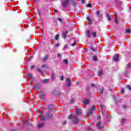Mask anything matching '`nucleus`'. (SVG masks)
Returning <instances> with one entry per match:
<instances>
[{
  "label": "nucleus",
  "mask_w": 131,
  "mask_h": 131,
  "mask_svg": "<svg viewBox=\"0 0 131 131\" xmlns=\"http://www.w3.org/2000/svg\"><path fill=\"white\" fill-rule=\"evenodd\" d=\"M115 20L116 23H118V20H117V16L116 15V13H115Z\"/></svg>",
  "instance_id": "obj_20"
},
{
  "label": "nucleus",
  "mask_w": 131,
  "mask_h": 131,
  "mask_svg": "<svg viewBox=\"0 0 131 131\" xmlns=\"http://www.w3.org/2000/svg\"><path fill=\"white\" fill-rule=\"evenodd\" d=\"M71 118H73V119L74 118H75L74 117V115H70V116L69 117V119H70Z\"/></svg>",
  "instance_id": "obj_25"
},
{
  "label": "nucleus",
  "mask_w": 131,
  "mask_h": 131,
  "mask_svg": "<svg viewBox=\"0 0 131 131\" xmlns=\"http://www.w3.org/2000/svg\"><path fill=\"white\" fill-rule=\"evenodd\" d=\"M87 129H88V130H91V129H92V128H91V127H90V126H88L87 127Z\"/></svg>",
  "instance_id": "obj_39"
},
{
  "label": "nucleus",
  "mask_w": 131,
  "mask_h": 131,
  "mask_svg": "<svg viewBox=\"0 0 131 131\" xmlns=\"http://www.w3.org/2000/svg\"><path fill=\"white\" fill-rule=\"evenodd\" d=\"M86 7L87 8H92V4H89L88 5H86Z\"/></svg>",
  "instance_id": "obj_32"
},
{
  "label": "nucleus",
  "mask_w": 131,
  "mask_h": 131,
  "mask_svg": "<svg viewBox=\"0 0 131 131\" xmlns=\"http://www.w3.org/2000/svg\"><path fill=\"white\" fill-rule=\"evenodd\" d=\"M71 3L72 6L75 7V6H77V5H78V1H77V0H71Z\"/></svg>",
  "instance_id": "obj_4"
},
{
  "label": "nucleus",
  "mask_w": 131,
  "mask_h": 131,
  "mask_svg": "<svg viewBox=\"0 0 131 131\" xmlns=\"http://www.w3.org/2000/svg\"><path fill=\"white\" fill-rule=\"evenodd\" d=\"M72 122H73V123H74V124H77V123L79 122V120H78V119L74 118L72 120Z\"/></svg>",
  "instance_id": "obj_7"
},
{
  "label": "nucleus",
  "mask_w": 131,
  "mask_h": 131,
  "mask_svg": "<svg viewBox=\"0 0 131 131\" xmlns=\"http://www.w3.org/2000/svg\"><path fill=\"white\" fill-rule=\"evenodd\" d=\"M101 121H99L97 123H96V126L98 129H101V128H103V127L101 126Z\"/></svg>",
  "instance_id": "obj_3"
},
{
  "label": "nucleus",
  "mask_w": 131,
  "mask_h": 131,
  "mask_svg": "<svg viewBox=\"0 0 131 131\" xmlns=\"http://www.w3.org/2000/svg\"><path fill=\"white\" fill-rule=\"evenodd\" d=\"M50 79H45L43 80H42L41 81L42 82V83H47V82H49Z\"/></svg>",
  "instance_id": "obj_12"
},
{
  "label": "nucleus",
  "mask_w": 131,
  "mask_h": 131,
  "mask_svg": "<svg viewBox=\"0 0 131 131\" xmlns=\"http://www.w3.org/2000/svg\"><path fill=\"white\" fill-rule=\"evenodd\" d=\"M43 126V123H42L38 125V128H40V127H42Z\"/></svg>",
  "instance_id": "obj_23"
},
{
  "label": "nucleus",
  "mask_w": 131,
  "mask_h": 131,
  "mask_svg": "<svg viewBox=\"0 0 131 131\" xmlns=\"http://www.w3.org/2000/svg\"><path fill=\"white\" fill-rule=\"evenodd\" d=\"M60 80H64V77L63 76L60 77Z\"/></svg>",
  "instance_id": "obj_35"
},
{
  "label": "nucleus",
  "mask_w": 131,
  "mask_h": 131,
  "mask_svg": "<svg viewBox=\"0 0 131 131\" xmlns=\"http://www.w3.org/2000/svg\"><path fill=\"white\" fill-rule=\"evenodd\" d=\"M127 67H128V68L131 67L130 64L128 63V64L127 65Z\"/></svg>",
  "instance_id": "obj_42"
},
{
  "label": "nucleus",
  "mask_w": 131,
  "mask_h": 131,
  "mask_svg": "<svg viewBox=\"0 0 131 131\" xmlns=\"http://www.w3.org/2000/svg\"><path fill=\"white\" fill-rule=\"evenodd\" d=\"M55 39H56V40H58V39H59V35H55Z\"/></svg>",
  "instance_id": "obj_28"
},
{
  "label": "nucleus",
  "mask_w": 131,
  "mask_h": 131,
  "mask_svg": "<svg viewBox=\"0 0 131 131\" xmlns=\"http://www.w3.org/2000/svg\"><path fill=\"white\" fill-rule=\"evenodd\" d=\"M76 113L77 115H80V114H81V113H82L81 110H77L76 111Z\"/></svg>",
  "instance_id": "obj_14"
},
{
  "label": "nucleus",
  "mask_w": 131,
  "mask_h": 131,
  "mask_svg": "<svg viewBox=\"0 0 131 131\" xmlns=\"http://www.w3.org/2000/svg\"><path fill=\"white\" fill-rule=\"evenodd\" d=\"M77 43H76V41H75L74 43H72L71 46L72 47H75L76 46Z\"/></svg>",
  "instance_id": "obj_29"
},
{
  "label": "nucleus",
  "mask_w": 131,
  "mask_h": 131,
  "mask_svg": "<svg viewBox=\"0 0 131 131\" xmlns=\"http://www.w3.org/2000/svg\"><path fill=\"white\" fill-rule=\"evenodd\" d=\"M37 71H38L39 73H41V71L39 69H37Z\"/></svg>",
  "instance_id": "obj_38"
},
{
  "label": "nucleus",
  "mask_w": 131,
  "mask_h": 131,
  "mask_svg": "<svg viewBox=\"0 0 131 131\" xmlns=\"http://www.w3.org/2000/svg\"><path fill=\"white\" fill-rule=\"evenodd\" d=\"M27 75L29 78H30L32 76V74L31 73H28Z\"/></svg>",
  "instance_id": "obj_26"
},
{
  "label": "nucleus",
  "mask_w": 131,
  "mask_h": 131,
  "mask_svg": "<svg viewBox=\"0 0 131 131\" xmlns=\"http://www.w3.org/2000/svg\"><path fill=\"white\" fill-rule=\"evenodd\" d=\"M110 91H111V89H110Z\"/></svg>",
  "instance_id": "obj_62"
},
{
  "label": "nucleus",
  "mask_w": 131,
  "mask_h": 131,
  "mask_svg": "<svg viewBox=\"0 0 131 131\" xmlns=\"http://www.w3.org/2000/svg\"><path fill=\"white\" fill-rule=\"evenodd\" d=\"M26 122H27V124H28V121L26 120H25Z\"/></svg>",
  "instance_id": "obj_55"
},
{
  "label": "nucleus",
  "mask_w": 131,
  "mask_h": 131,
  "mask_svg": "<svg viewBox=\"0 0 131 131\" xmlns=\"http://www.w3.org/2000/svg\"><path fill=\"white\" fill-rule=\"evenodd\" d=\"M30 79H31V80H32V81H33V80H34V77H33V76H32V77H31L30 78Z\"/></svg>",
  "instance_id": "obj_36"
},
{
  "label": "nucleus",
  "mask_w": 131,
  "mask_h": 131,
  "mask_svg": "<svg viewBox=\"0 0 131 131\" xmlns=\"http://www.w3.org/2000/svg\"><path fill=\"white\" fill-rule=\"evenodd\" d=\"M86 19L89 22V24H91L92 23V20H91V18H90V17H87Z\"/></svg>",
  "instance_id": "obj_16"
},
{
  "label": "nucleus",
  "mask_w": 131,
  "mask_h": 131,
  "mask_svg": "<svg viewBox=\"0 0 131 131\" xmlns=\"http://www.w3.org/2000/svg\"><path fill=\"white\" fill-rule=\"evenodd\" d=\"M107 17L109 21H111L112 20V16H110L109 14L107 15Z\"/></svg>",
  "instance_id": "obj_18"
},
{
  "label": "nucleus",
  "mask_w": 131,
  "mask_h": 131,
  "mask_svg": "<svg viewBox=\"0 0 131 131\" xmlns=\"http://www.w3.org/2000/svg\"><path fill=\"white\" fill-rule=\"evenodd\" d=\"M90 49L92 52H97V51H99V48H94L93 47H90Z\"/></svg>",
  "instance_id": "obj_9"
},
{
  "label": "nucleus",
  "mask_w": 131,
  "mask_h": 131,
  "mask_svg": "<svg viewBox=\"0 0 131 131\" xmlns=\"http://www.w3.org/2000/svg\"><path fill=\"white\" fill-rule=\"evenodd\" d=\"M119 59V55H118V54H117L115 56H114L113 61H114L115 62H117Z\"/></svg>",
  "instance_id": "obj_5"
},
{
  "label": "nucleus",
  "mask_w": 131,
  "mask_h": 131,
  "mask_svg": "<svg viewBox=\"0 0 131 131\" xmlns=\"http://www.w3.org/2000/svg\"><path fill=\"white\" fill-rule=\"evenodd\" d=\"M50 113V112H48V114Z\"/></svg>",
  "instance_id": "obj_60"
},
{
  "label": "nucleus",
  "mask_w": 131,
  "mask_h": 131,
  "mask_svg": "<svg viewBox=\"0 0 131 131\" xmlns=\"http://www.w3.org/2000/svg\"><path fill=\"white\" fill-rule=\"evenodd\" d=\"M69 1L70 0H64L62 2L61 6L63 8H66L68 6V4H69Z\"/></svg>",
  "instance_id": "obj_2"
},
{
  "label": "nucleus",
  "mask_w": 131,
  "mask_h": 131,
  "mask_svg": "<svg viewBox=\"0 0 131 131\" xmlns=\"http://www.w3.org/2000/svg\"><path fill=\"white\" fill-rule=\"evenodd\" d=\"M51 79L52 80H54L55 79V74H54V73H51Z\"/></svg>",
  "instance_id": "obj_15"
},
{
  "label": "nucleus",
  "mask_w": 131,
  "mask_h": 131,
  "mask_svg": "<svg viewBox=\"0 0 131 131\" xmlns=\"http://www.w3.org/2000/svg\"><path fill=\"white\" fill-rule=\"evenodd\" d=\"M123 109H126V106L123 105Z\"/></svg>",
  "instance_id": "obj_46"
},
{
  "label": "nucleus",
  "mask_w": 131,
  "mask_h": 131,
  "mask_svg": "<svg viewBox=\"0 0 131 131\" xmlns=\"http://www.w3.org/2000/svg\"><path fill=\"white\" fill-rule=\"evenodd\" d=\"M54 12H55V13H57L58 11H57L56 9H55V10H54Z\"/></svg>",
  "instance_id": "obj_51"
},
{
  "label": "nucleus",
  "mask_w": 131,
  "mask_h": 131,
  "mask_svg": "<svg viewBox=\"0 0 131 131\" xmlns=\"http://www.w3.org/2000/svg\"><path fill=\"white\" fill-rule=\"evenodd\" d=\"M45 67H46V64H43L41 66L42 68H45Z\"/></svg>",
  "instance_id": "obj_43"
},
{
  "label": "nucleus",
  "mask_w": 131,
  "mask_h": 131,
  "mask_svg": "<svg viewBox=\"0 0 131 131\" xmlns=\"http://www.w3.org/2000/svg\"><path fill=\"white\" fill-rule=\"evenodd\" d=\"M34 67H35V66H32L31 67V69L32 70V69H33V68H34Z\"/></svg>",
  "instance_id": "obj_44"
},
{
  "label": "nucleus",
  "mask_w": 131,
  "mask_h": 131,
  "mask_svg": "<svg viewBox=\"0 0 131 131\" xmlns=\"http://www.w3.org/2000/svg\"><path fill=\"white\" fill-rule=\"evenodd\" d=\"M53 115H51L50 117H48V118H52Z\"/></svg>",
  "instance_id": "obj_48"
},
{
  "label": "nucleus",
  "mask_w": 131,
  "mask_h": 131,
  "mask_svg": "<svg viewBox=\"0 0 131 131\" xmlns=\"http://www.w3.org/2000/svg\"><path fill=\"white\" fill-rule=\"evenodd\" d=\"M98 74L99 76H101L103 75V70H99L98 71Z\"/></svg>",
  "instance_id": "obj_11"
},
{
  "label": "nucleus",
  "mask_w": 131,
  "mask_h": 131,
  "mask_svg": "<svg viewBox=\"0 0 131 131\" xmlns=\"http://www.w3.org/2000/svg\"><path fill=\"white\" fill-rule=\"evenodd\" d=\"M47 60H48V55H46L42 59V61H43V62H46V61H47Z\"/></svg>",
  "instance_id": "obj_17"
},
{
  "label": "nucleus",
  "mask_w": 131,
  "mask_h": 131,
  "mask_svg": "<svg viewBox=\"0 0 131 131\" xmlns=\"http://www.w3.org/2000/svg\"><path fill=\"white\" fill-rule=\"evenodd\" d=\"M83 104H84V105H89V104H90V100L89 99H84L83 101Z\"/></svg>",
  "instance_id": "obj_8"
},
{
  "label": "nucleus",
  "mask_w": 131,
  "mask_h": 131,
  "mask_svg": "<svg viewBox=\"0 0 131 131\" xmlns=\"http://www.w3.org/2000/svg\"><path fill=\"white\" fill-rule=\"evenodd\" d=\"M126 33H130V29H127L125 30Z\"/></svg>",
  "instance_id": "obj_27"
},
{
  "label": "nucleus",
  "mask_w": 131,
  "mask_h": 131,
  "mask_svg": "<svg viewBox=\"0 0 131 131\" xmlns=\"http://www.w3.org/2000/svg\"><path fill=\"white\" fill-rule=\"evenodd\" d=\"M92 35L94 37H96V36H97V34L96 33V32H93L92 33Z\"/></svg>",
  "instance_id": "obj_33"
},
{
  "label": "nucleus",
  "mask_w": 131,
  "mask_h": 131,
  "mask_svg": "<svg viewBox=\"0 0 131 131\" xmlns=\"http://www.w3.org/2000/svg\"><path fill=\"white\" fill-rule=\"evenodd\" d=\"M11 131H16V130H12Z\"/></svg>",
  "instance_id": "obj_58"
},
{
  "label": "nucleus",
  "mask_w": 131,
  "mask_h": 131,
  "mask_svg": "<svg viewBox=\"0 0 131 131\" xmlns=\"http://www.w3.org/2000/svg\"><path fill=\"white\" fill-rule=\"evenodd\" d=\"M38 1H40V0H38Z\"/></svg>",
  "instance_id": "obj_63"
},
{
  "label": "nucleus",
  "mask_w": 131,
  "mask_h": 131,
  "mask_svg": "<svg viewBox=\"0 0 131 131\" xmlns=\"http://www.w3.org/2000/svg\"><path fill=\"white\" fill-rule=\"evenodd\" d=\"M57 20L60 22V23H62L63 22V19L60 17L57 18Z\"/></svg>",
  "instance_id": "obj_21"
},
{
  "label": "nucleus",
  "mask_w": 131,
  "mask_h": 131,
  "mask_svg": "<svg viewBox=\"0 0 131 131\" xmlns=\"http://www.w3.org/2000/svg\"><path fill=\"white\" fill-rule=\"evenodd\" d=\"M42 119L43 120H45V118H42Z\"/></svg>",
  "instance_id": "obj_57"
},
{
  "label": "nucleus",
  "mask_w": 131,
  "mask_h": 131,
  "mask_svg": "<svg viewBox=\"0 0 131 131\" xmlns=\"http://www.w3.org/2000/svg\"><path fill=\"white\" fill-rule=\"evenodd\" d=\"M91 86H95V84H91Z\"/></svg>",
  "instance_id": "obj_52"
},
{
  "label": "nucleus",
  "mask_w": 131,
  "mask_h": 131,
  "mask_svg": "<svg viewBox=\"0 0 131 131\" xmlns=\"http://www.w3.org/2000/svg\"><path fill=\"white\" fill-rule=\"evenodd\" d=\"M68 33V31H66L62 33V36L65 39L66 38V36H67V34Z\"/></svg>",
  "instance_id": "obj_10"
},
{
  "label": "nucleus",
  "mask_w": 131,
  "mask_h": 131,
  "mask_svg": "<svg viewBox=\"0 0 131 131\" xmlns=\"http://www.w3.org/2000/svg\"><path fill=\"white\" fill-rule=\"evenodd\" d=\"M37 85H38L37 84H34L33 86H37Z\"/></svg>",
  "instance_id": "obj_47"
},
{
  "label": "nucleus",
  "mask_w": 131,
  "mask_h": 131,
  "mask_svg": "<svg viewBox=\"0 0 131 131\" xmlns=\"http://www.w3.org/2000/svg\"><path fill=\"white\" fill-rule=\"evenodd\" d=\"M67 47H68L67 45H65V46H64V49H66V48H67Z\"/></svg>",
  "instance_id": "obj_54"
},
{
  "label": "nucleus",
  "mask_w": 131,
  "mask_h": 131,
  "mask_svg": "<svg viewBox=\"0 0 131 131\" xmlns=\"http://www.w3.org/2000/svg\"><path fill=\"white\" fill-rule=\"evenodd\" d=\"M74 99H71L70 101V103L71 104H73V103H74Z\"/></svg>",
  "instance_id": "obj_30"
},
{
  "label": "nucleus",
  "mask_w": 131,
  "mask_h": 131,
  "mask_svg": "<svg viewBox=\"0 0 131 131\" xmlns=\"http://www.w3.org/2000/svg\"><path fill=\"white\" fill-rule=\"evenodd\" d=\"M96 15L97 16H98V17H99V18H101V14H100V11H97L96 12Z\"/></svg>",
  "instance_id": "obj_19"
},
{
  "label": "nucleus",
  "mask_w": 131,
  "mask_h": 131,
  "mask_svg": "<svg viewBox=\"0 0 131 131\" xmlns=\"http://www.w3.org/2000/svg\"><path fill=\"white\" fill-rule=\"evenodd\" d=\"M86 36H88V37L90 38L91 37V31H90V30H88L86 32Z\"/></svg>",
  "instance_id": "obj_13"
},
{
  "label": "nucleus",
  "mask_w": 131,
  "mask_h": 131,
  "mask_svg": "<svg viewBox=\"0 0 131 131\" xmlns=\"http://www.w3.org/2000/svg\"><path fill=\"white\" fill-rule=\"evenodd\" d=\"M63 63L66 64H68V60H67V59L63 60Z\"/></svg>",
  "instance_id": "obj_31"
},
{
  "label": "nucleus",
  "mask_w": 131,
  "mask_h": 131,
  "mask_svg": "<svg viewBox=\"0 0 131 131\" xmlns=\"http://www.w3.org/2000/svg\"><path fill=\"white\" fill-rule=\"evenodd\" d=\"M63 125L66 124V121H64L63 122Z\"/></svg>",
  "instance_id": "obj_50"
},
{
  "label": "nucleus",
  "mask_w": 131,
  "mask_h": 131,
  "mask_svg": "<svg viewBox=\"0 0 131 131\" xmlns=\"http://www.w3.org/2000/svg\"><path fill=\"white\" fill-rule=\"evenodd\" d=\"M121 93H122V94L124 93V89H123V88H122L121 89Z\"/></svg>",
  "instance_id": "obj_37"
},
{
  "label": "nucleus",
  "mask_w": 131,
  "mask_h": 131,
  "mask_svg": "<svg viewBox=\"0 0 131 131\" xmlns=\"http://www.w3.org/2000/svg\"><path fill=\"white\" fill-rule=\"evenodd\" d=\"M98 119H101V116H98Z\"/></svg>",
  "instance_id": "obj_49"
},
{
  "label": "nucleus",
  "mask_w": 131,
  "mask_h": 131,
  "mask_svg": "<svg viewBox=\"0 0 131 131\" xmlns=\"http://www.w3.org/2000/svg\"><path fill=\"white\" fill-rule=\"evenodd\" d=\"M102 114L104 115L103 113H102Z\"/></svg>",
  "instance_id": "obj_61"
},
{
  "label": "nucleus",
  "mask_w": 131,
  "mask_h": 131,
  "mask_svg": "<svg viewBox=\"0 0 131 131\" xmlns=\"http://www.w3.org/2000/svg\"><path fill=\"white\" fill-rule=\"evenodd\" d=\"M67 82L68 86H71V79L70 78H68L67 79Z\"/></svg>",
  "instance_id": "obj_6"
},
{
  "label": "nucleus",
  "mask_w": 131,
  "mask_h": 131,
  "mask_svg": "<svg viewBox=\"0 0 131 131\" xmlns=\"http://www.w3.org/2000/svg\"><path fill=\"white\" fill-rule=\"evenodd\" d=\"M57 57H58V58L60 57H61V54H57Z\"/></svg>",
  "instance_id": "obj_45"
},
{
  "label": "nucleus",
  "mask_w": 131,
  "mask_h": 131,
  "mask_svg": "<svg viewBox=\"0 0 131 131\" xmlns=\"http://www.w3.org/2000/svg\"><path fill=\"white\" fill-rule=\"evenodd\" d=\"M97 109V106L96 105H93L90 109L89 112L87 113V114L89 115H92L93 114V113Z\"/></svg>",
  "instance_id": "obj_1"
},
{
  "label": "nucleus",
  "mask_w": 131,
  "mask_h": 131,
  "mask_svg": "<svg viewBox=\"0 0 131 131\" xmlns=\"http://www.w3.org/2000/svg\"><path fill=\"white\" fill-rule=\"evenodd\" d=\"M93 61H98V58H97V56H93Z\"/></svg>",
  "instance_id": "obj_22"
},
{
  "label": "nucleus",
  "mask_w": 131,
  "mask_h": 131,
  "mask_svg": "<svg viewBox=\"0 0 131 131\" xmlns=\"http://www.w3.org/2000/svg\"><path fill=\"white\" fill-rule=\"evenodd\" d=\"M58 47H59V44L56 43L55 45V48H58Z\"/></svg>",
  "instance_id": "obj_40"
},
{
  "label": "nucleus",
  "mask_w": 131,
  "mask_h": 131,
  "mask_svg": "<svg viewBox=\"0 0 131 131\" xmlns=\"http://www.w3.org/2000/svg\"><path fill=\"white\" fill-rule=\"evenodd\" d=\"M103 91H104V88H103V87L101 88L100 89V94H103Z\"/></svg>",
  "instance_id": "obj_24"
},
{
  "label": "nucleus",
  "mask_w": 131,
  "mask_h": 131,
  "mask_svg": "<svg viewBox=\"0 0 131 131\" xmlns=\"http://www.w3.org/2000/svg\"><path fill=\"white\" fill-rule=\"evenodd\" d=\"M127 89L131 92V86H129V85H127Z\"/></svg>",
  "instance_id": "obj_34"
},
{
  "label": "nucleus",
  "mask_w": 131,
  "mask_h": 131,
  "mask_svg": "<svg viewBox=\"0 0 131 131\" xmlns=\"http://www.w3.org/2000/svg\"><path fill=\"white\" fill-rule=\"evenodd\" d=\"M124 121H125V119H123V123H122L123 124L124 123Z\"/></svg>",
  "instance_id": "obj_53"
},
{
  "label": "nucleus",
  "mask_w": 131,
  "mask_h": 131,
  "mask_svg": "<svg viewBox=\"0 0 131 131\" xmlns=\"http://www.w3.org/2000/svg\"><path fill=\"white\" fill-rule=\"evenodd\" d=\"M81 2L82 4H84V3H85V0H81Z\"/></svg>",
  "instance_id": "obj_41"
},
{
  "label": "nucleus",
  "mask_w": 131,
  "mask_h": 131,
  "mask_svg": "<svg viewBox=\"0 0 131 131\" xmlns=\"http://www.w3.org/2000/svg\"><path fill=\"white\" fill-rule=\"evenodd\" d=\"M34 2H35V3H36V2H37V0H34Z\"/></svg>",
  "instance_id": "obj_56"
},
{
  "label": "nucleus",
  "mask_w": 131,
  "mask_h": 131,
  "mask_svg": "<svg viewBox=\"0 0 131 131\" xmlns=\"http://www.w3.org/2000/svg\"><path fill=\"white\" fill-rule=\"evenodd\" d=\"M126 73H127V71H126Z\"/></svg>",
  "instance_id": "obj_59"
}]
</instances>
